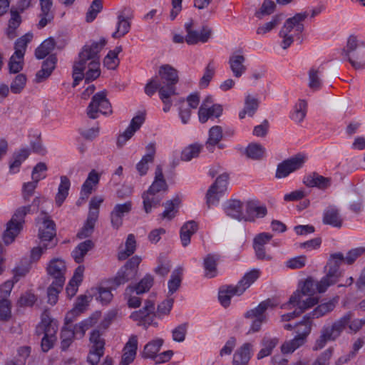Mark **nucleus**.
<instances>
[{"mask_svg": "<svg viewBox=\"0 0 365 365\" xmlns=\"http://www.w3.org/2000/svg\"><path fill=\"white\" fill-rule=\"evenodd\" d=\"M96 323L97 319L91 317L78 324H75L74 326L71 324V330L76 337L81 339L84 336L86 331Z\"/></svg>", "mask_w": 365, "mask_h": 365, "instance_id": "c85d7f7f", "label": "nucleus"}, {"mask_svg": "<svg viewBox=\"0 0 365 365\" xmlns=\"http://www.w3.org/2000/svg\"><path fill=\"white\" fill-rule=\"evenodd\" d=\"M252 348L250 343H245L240 346L234 354L233 365H247L251 357Z\"/></svg>", "mask_w": 365, "mask_h": 365, "instance_id": "f3484780", "label": "nucleus"}, {"mask_svg": "<svg viewBox=\"0 0 365 365\" xmlns=\"http://www.w3.org/2000/svg\"><path fill=\"white\" fill-rule=\"evenodd\" d=\"M180 203L179 197H175L173 200L167 201L164 205L165 207V211L162 213L163 218H167L168 220L173 219L176 213L175 210V207H178Z\"/></svg>", "mask_w": 365, "mask_h": 365, "instance_id": "603ef678", "label": "nucleus"}, {"mask_svg": "<svg viewBox=\"0 0 365 365\" xmlns=\"http://www.w3.org/2000/svg\"><path fill=\"white\" fill-rule=\"evenodd\" d=\"M153 277L148 274L138 284L128 286L125 294H132L135 292L136 294H141L148 292L153 285Z\"/></svg>", "mask_w": 365, "mask_h": 365, "instance_id": "4468645a", "label": "nucleus"}, {"mask_svg": "<svg viewBox=\"0 0 365 365\" xmlns=\"http://www.w3.org/2000/svg\"><path fill=\"white\" fill-rule=\"evenodd\" d=\"M52 327H58L57 322L51 319L47 310H45L41 314V320L40 324L36 327V334L38 336L46 335L48 329Z\"/></svg>", "mask_w": 365, "mask_h": 365, "instance_id": "393cba45", "label": "nucleus"}, {"mask_svg": "<svg viewBox=\"0 0 365 365\" xmlns=\"http://www.w3.org/2000/svg\"><path fill=\"white\" fill-rule=\"evenodd\" d=\"M56 46L54 39L51 37L43 41L36 49L35 56L38 59H43L53 50Z\"/></svg>", "mask_w": 365, "mask_h": 365, "instance_id": "f704fd0d", "label": "nucleus"}, {"mask_svg": "<svg viewBox=\"0 0 365 365\" xmlns=\"http://www.w3.org/2000/svg\"><path fill=\"white\" fill-rule=\"evenodd\" d=\"M24 57L17 56L16 54H13L9 58V70L10 73H18L24 67Z\"/></svg>", "mask_w": 365, "mask_h": 365, "instance_id": "4d7b16f0", "label": "nucleus"}, {"mask_svg": "<svg viewBox=\"0 0 365 365\" xmlns=\"http://www.w3.org/2000/svg\"><path fill=\"white\" fill-rule=\"evenodd\" d=\"M94 247V243L91 240H86L81 242L72 252V257L76 263H81L85 255Z\"/></svg>", "mask_w": 365, "mask_h": 365, "instance_id": "bb28decb", "label": "nucleus"}, {"mask_svg": "<svg viewBox=\"0 0 365 365\" xmlns=\"http://www.w3.org/2000/svg\"><path fill=\"white\" fill-rule=\"evenodd\" d=\"M258 99L252 97L251 95H247L245 100V107L239 113L240 118H245L246 115L252 117L258 109Z\"/></svg>", "mask_w": 365, "mask_h": 365, "instance_id": "cd10ccee", "label": "nucleus"}, {"mask_svg": "<svg viewBox=\"0 0 365 365\" xmlns=\"http://www.w3.org/2000/svg\"><path fill=\"white\" fill-rule=\"evenodd\" d=\"M198 226L196 222L191 220L185 223L180 229V240L183 247H186L190 242V237L197 230Z\"/></svg>", "mask_w": 365, "mask_h": 365, "instance_id": "a878e982", "label": "nucleus"}, {"mask_svg": "<svg viewBox=\"0 0 365 365\" xmlns=\"http://www.w3.org/2000/svg\"><path fill=\"white\" fill-rule=\"evenodd\" d=\"M219 259L217 255L209 254L204 259V267L205 269V275L207 277L212 278L216 275L217 273V262Z\"/></svg>", "mask_w": 365, "mask_h": 365, "instance_id": "79ce46f5", "label": "nucleus"}, {"mask_svg": "<svg viewBox=\"0 0 365 365\" xmlns=\"http://www.w3.org/2000/svg\"><path fill=\"white\" fill-rule=\"evenodd\" d=\"M97 219H96L95 213L91 214V217L88 216L83 227L78 232L77 237L79 239H83L91 236L94 230L95 223Z\"/></svg>", "mask_w": 365, "mask_h": 365, "instance_id": "c03bdc74", "label": "nucleus"}, {"mask_svg": "<svg viewBox=\"0 0 365 365\" xmlns=\"http://www.w3.org/2000/svg\"><path fill=\"white\" fill-rule=\"evenodd\" d=\"M138 349V338L135 335H132L123 348L120 365H129L135 358Z\"/></svg>", "mask_w": 365, "mask_h": 365, "instance_id": "ddd939ff", "label": "nucleus"}, {"mask_svg": "<svg viewBox=\"0 0 365 365\" xmlns=\"http://www.w3.org/2000/svg\"><path fill=\"white\" fill-rule=\"evenodd\" d=\"M338 303V297L333 298L329 301L322 303L318 305L311 313L310 314L312 319L314 318H319L322 317L331 311L336 307V304Z\"/></svg>", "mask_w": 365, "mask_h": 365, "instance_id": "5701e85b", "label": "nucleus"}, {"mask_svg": "<svg viewBox=\"0 0 365 365\" xmlns=\"http://www.w3.org/2000/svg\"><path fill=\"white\" fill-rule=\"evenodd\" d=\"M331 179L319 175L317 173L307 175L304 179V183L307 187H317L322 190H325L331 185Z\"/></svg>", "mask_w": 365, "mask_h": 365, "instance_id": "dca6fc26", "label": "nucleus"}, {"mask_svg": "<svg viewBox=\"0 0 365 365\" xmlns=\"http://www.w3.org/2000/svg\"><path fill=\"white\" fill-rule=\"evenodd\" d=\"M136 247V242L135 240V237L133 235L130 234L126 240L125 242V249L123 251H121L118 253V259L119 260H124L130 255H132Z\"/></svg>", "mask_w": 365, "mask_h": 365, "instance_id": "a18cd8bd", "label": "nucleus"}, {"mask_svg": "<svg viewBox=\"0 0 365 365\" xmlns=\"http://www.w3.org/2000/svg\"><path fill=\"white\" fill-rule=\"evenodd\" d=\"M222 129L220 126H212L209 130V138L205 143L206 148L213 152L214 147L217 145L222 138Z\"/></svg>", "mask_w": 365, "mask_h": 365, "instance_id": "473e14b6", "label": "nucleus"}, {"mask_svg": "<svg viewBox=\"0 0 365 365\" xmlns=\"http://www.w3.org/2000/svg\"><path fill=\"white\" fill-rule=\"evenodd\" d=\"M136 274L129 269L123 267L117 273L116 276L111 280L110 288L116 289L120 284L131 280L135 277Z\"/></svg>", "mask_w": 365, "mask_h": 365, "instance_id": "b1692460", "label": "nucleus"}, {"mask_svg": "<svg viewBox=\"0 0 365 365\" xmlns=\"http://www.w3.org/2000/svg\"><path fill=\"white\" fill-rule=\"evenodd\" d=\"M342 222L343 220L338 209L334 207H329L325 210L323 217L324 224L329 225L335 227H341Z\"/></svg>", "mask_w": 365, "mask_h": 365, "instance_id": "4be33fe9", "label": "nucleus"}, {"mask_svg": "<svg viewBox=\"0 0 365 365\" xmlns=\"http://www.w3.org/2000/svg\"><path fill=\"white\" fill-rule=\"evenodd\" d=\"M226 214L235 219L241 220L244 219L242 213V203L237 200H230L225 209Z\"/></svg>", "mask_w": 365, "mask_h": 365, "instance_id": "2f4dec72", "label": "nucleus"}, {"mask_svg": "<svg viewBox=\"0 0 365 365\" xmlns=\"http://www.w3.org/2000/svg\"><path fill=\"white\" fill-rule=\"evenodd\" d=\"M333 353L334 347H329L317 357L312 365H329V360L331 358Z\"/></svg>", "mask_w": 365, "mask_h": 365, "instance_id": "774afa93", "label": "nucleus"}, {"mask_svg": "<svg viewBox=\"0 0 365 365\" xmlns=\"http://www.w3.org/2000/svg\"><path fill=\"white\" fill-rule=\"evenodd\" d=\"M42 215H45L43 222V226L39 228L38 238L41 247L45 249H51L56 246L57 240L56 237V225L54 222L50 220L45 212H42Z\"/></svg>", "mask_w": 365, "mask_h": 365, "instance_id": "39448f33", "label": "nucleus"}, {"mask_svg": "<svg viewBox=\"0 0 365 365\" xmlns=\"http://www.w3.org/2000/svg\"><path fill=\"white\" fill-rule=\"evenodd\" d=\"M187 327V323H183L176 327L172 331L173 341L176 342H182L185 339Z\"/></svg>", "mask_w": 365, "mask_h": 365, "instance_id": "e2e57ef3", "label": "nucleus"}, {"mask_svg": "<svg viewBox=\"0 0 365 365\" xmlns=\"http://www.w3.org/2000/svg\"><path fill=\"white\" fill-rule=\"evenodd\" d=\"M75 337L71 330V325L64 324L61 331V349L66 351L72 344Z\"/></svg>", "mask_w": 365, "mask_h": 365, "instance_id": "37998d69", "label": "nucleus"}, {"mask_svg": "<svg viewBox=\"0 0 365 365\" xmlns=\"http://www.w3.org/2000/svg\"><path fill=\"white\" fill-rule=\"evenodd\" d=\"M313 325L312 319L310 314L304 316L302 320L295 324L297 336L303 337L306 341L307 337L310 334Z\"/></svg>", "mask_w": 365, "mask_h": 365, "instance_id": "72a5a7b5", "label": "nucleus"}, {"mask_svg": "<svg viewBox=\"0 0 365 365\" xmlns=\"http://www.w3.org/2000/svg\"><path fill=\"white\" fill-rule=\"evenodd\" d=\"M278 339L264 337L262 341L263 348L259 351L257 359H262L271 354L272 349L278 344Z\"/></svg>", "mask_w": 365, "mask_h": 365, "instance_id": "a19ab883", "label": "nucleus"}, {"mask_svg": "<svg viewBox=\"0 0 365 365\" xmlns=\"http://www.w3.org/2000/svg\"><path fill=\"white\" fill-rule=\"evenodd\" d=\"M32 38L33 34L31 33H27L19 38L14 44V54L19 57H24L27 45L31 41Z\"/></svg>", "mask_w": 365, "mask_h": 365, "instance_id": "ea45409f", "label": "nucleus"}, {"mask_svg": "<svg viewBox=\"0 0 365 365\" xmlns=\"http://www.w3.org/2000/svg\"><path fill=\"white\" fill-rule=\"evenodd\" d=\"M103 9V0H93L86 13V20L92 22Z\"/></svg>", "mask_w": 365, "mask_h": 365, "instance_id": "864d4df0", "label": "nucleus"}, {"mask_svg": "<svg viewBox=\"0 0 365 365\" xmlns=\"http://www.w3.org/2000/svg\"><path fill=\"white\" fill-rule=\"evenodd\" d=\"M106 43L105 38L99 41H93L91 44H86L78 54V60L73 66V87L78 85L79 82L85 78L86 82L89 83L99 77L100 56L99 53Z\"/></svg>", "mask_w": 365, "mask_h": 365, "instance_id": "f257e3e1", "label": "nucleus"}, {"mask_svg": "<svg viewBox=\"0 0 365 365\" xmlns=\"http://www.w3.org/2000/svg\"><path fill=\"white\" fill-rule=\"evenodd\" d=\"M351 317V313L347 312L331 324L324 325L319 331V336L315 340L312 350H321L326 346L327 342L335 341L349 324Z\"/></svg>", "mask_w": 365, "mask_h": 365, "instance_id": "f03ea898", "label": "nucleus"}, {"mask_svg": "<svg viewBox=\"0 0 365 365\" xmlns=\"http://www.w3.org/2000/svg\"><path fill=\"white\" fill-rule=\"evenodd\" d=\"M66 264L63 260L55 258L50 261L48 267V274L53 278V282L59 284L65 283Z\"/></svg>", "mask_w": 365, "mask_h": 365, "instance_id": "9d476101", "label": "nucleus"}, {"mask_svg": "<svg viewBox=\"0 0 365 365\" xmlns=\"http://www.w3.org/2000/svg\"><path fill=\"white\" fill-rule=\"evenodd\" d=\"M71 182L66 176L61 177V182L58 186V192L56 195L55 202L58 207H61L68 195Z\"/></svg>", "mask_w": 365, "mask_h": 365, "instance_id": "7c9ffc66", "label": "nucleus"}, {"mask_svg": "<svg viewBox=\"0 0 365 365\" xmlns=\"http://www.w3.org/2000/svg\"><path fill=\"white\" fill-rule=\"evenodd\" d=\"M145 120V113H143L133 117L130 121V125L127 128L123 134L119 135L117 140L118 145L119 147H122L127 140L130 139L134 133L140 129Z\"/></svg>", "mask_w": 365, "mask_h": 365, "instance_id": "9b49d317", "label": "nucleus"}, {"mask_svg": "<svg viewBox=\"0 0 365 365\" xmlns=\"http://www.w3.org/2000/svg\"><path fill=\"white\" fill-rule=\"evenodd\" d=\"M106 91H102L96 93L91 98V101L87 108V115L91 119L98 118V113L102 114L111 113V105L106 98Z\"/></svg>", "mask_w": 365, "mask_h": 365, "instance_id": "20e7f679", "label": "nucleus"}, {"mask_svg": "<svg viewBox=\"0 0 365 365\" xmlns=\"http://www.w3.org/2000/svg\"><path fill=\"white\" fill-rule=\"evenodd\" d=\"M159 76L163 88L165 92L175 93V84L178 82V71L170 65H163L159 68Z\"/></svg>", "mask_w": 365, "mask_h": 365, "instance_id": "6e6552de", "label": "nucleus"}, {"mask_svg": "<svg viewBox=\"0 0 365 365\" xmlns=\"http://www.w3.org/2000/svg\"><path fill=\"white\" fill-rule=\"evenodd\" d=\"M319 69L312 68L309 72V86L312 90H319L322 86Z\"/></svg>", "mask_w": 365, "mask_h": 365, "instance_id": "052dcab7", "label": "nucleus"}, {"mask_svg": "<svg viewBox=\"0 0 365 365\" xmlns=\"http://www.w3.org/2000/svg\"><path fill=\"white\" fill-rule=\"evenodd\" d=\"M245 58L241 54H233L230 57L229 64L233 75L236 78H240L246 71V66L244 65Z\"/></svg>", "mask_w": 365, "mask_h": 365, "instance_id": "a211bd4d", "label": "nucleus"}, {"mask_svg": "<svg viewBox=\"0 0 365 365\" xmlns=\"http://www.w3.org/2000/svg\"><path fill=\"white\" fill-rule=\"evenodd\" d=\"M276 9L274 2L272 0H264L262 4L259 11L255 13V15L259 19H262V16L269 15L272 14Z\"/></svg>", "mask_w": 365, "mask_h": 365, "instance_id": "0e129e2a", "label": "nucleus"}, {"mask_svg": "<svg viewBox=\"0 0 365 365\" xmlns=\"http://www.w3.org/2000/svg\"><path fill=\"white\" fill-rule=\"evenodd\" d=\"M342 262H345L344 256L342 253L338 252L330 255L325 267L327 269L326 275L317 284L319 293L324 292L329 286L338 281L340 277L339 268Z\"/></svg>", "mask_w": 365, "mask_h": 365, "instance_id": "7ed1b4c3", "label": "nucleus"}, {"mask_svg": "<svg viewBox=\"0 0 365 365\" xmlns=\"http://www.w3.org/2000/svg\"><path fill=\"white\" fill-rule=\"evenodd\" d=\"M270 306H272L271 300L267 299L262 302L257 307L250 309L245 314V318L254 319L249 333L257 332L260 330L262 324L267 319L264 312Z\"/></svg>", "mask_w": 365, "mask_h": 365, "instance_id": "0eeeda50", "label": "nucleus"}, {"mask_svg": "<svg viewBox=\"0 0 365 365\" xmlns=\"http://www.w3.org/2000/svg\"><path fill=\"white\" fill-rule=\"evenodd\" d=\"M163 344V340L162 339H158L148 342L144 347L142 356L144 359H153L160 351Z\"/></svg>", "mask_w": 365, "mask_h": 365, "instance_id": "c9c22d12", "label": "nucleus"}, {"mask_svg": "<svg viewBox=\"0 0 365 365\" xmlns=\"http://www.w3.org/2000/svg\"><path fill=\"white\" fill-rule=\"evenodd\" d=\"M23 230V227L18 223L9 220L6 223V228L4 230L2 240L6 245L11 244Z\"/></svg>", "mask_w": 365, "mask_h": 365, "instance_id": "412c9836", "label": "nucleus"}, {"mask_svg": "<svg viewBox=\"0 0 365 365\" xmlns=\"http://www.w3.org/2000/svg\"><path fill=\"white\" fill-rule=\"evenodd\" d=\"M348 61L355 69H364L365 68V48H361L348 56Z\"/></svg>", "mask_w": 365, "mask_h": 365, "instance_id": "4c0bfd02", "label": "nucleus"}, {"mask_svg": "<svg viewBox=\"0 0 365 365\" xmlns=\"http://www.w3.org/2000/svg\"><path fill=\"white\" fill-rule=\"evenodd\" d=\"M246 154L250 158L260 160L265 154V148L259 143H250L246 148Z\"/></svg>", "mask_w": 365, "mask_h": 365, "instance_id": "49530a36", "label": "nucleus"}, {"mask_svg": "<svg viewBox=\"0 0 365 365\" xmlns=\"http://www.w3.org/2000/svg\"><path fill=\"white\" fill-rule=\"evenodd\" d=\"M118 20L117 30L112 35L114 38H119L125 36L128 33L130 27V22L123 16H118Z\"/></svg>", "mask_w": 365, "mask_h": 365, "instance_id": "09e8293b", "label": "nucleus"}, {"mask_svg": "<svg viewBox=\"0 0 365 365\" xmlns=\"http://www.w3.org/2000/svg\"><path fill=\"white\" fill-rule=\"evenodd\" d=\"M306 156L298 153L287 160H283L277 165L276 178H283L287 177L291 173L300 169L304 164Z\"/></svg>", "mask_w": 365, "mask_h": 365, "instance_id": "423d86ee", "label": "nucleus"}, {"mask_svg": "<svg viewBox=\"0 0 365 365\" xmlns=\"http://www.w3.org/2000/svg\"><path fill=\"white\" fill-rule=\"evenodd\" d=\"M58 327H52L48 329L46 335H44L41 339V346L43 352H47L53 348L54 343L57 340L56 333Z\"/></svg>", "mask_w": 365, "mask_h": 365, "instance_id": "58836bf2", "label": "nucleus"}, {"mask_svg": "<svg viewBox=\"0 0 365 365\" xmlns=\"http://www.w3.org/2000/svg\"><path fill=\"white\" fill-rule=\"evenodd\" d=\"M305 341L303 337L297 335L293 339L284 342L281 347V350L284 354L292 353L303 345Z\"/></svg>", "mask_w": 365, "mask_h": 365, "instance_id": "de8ad7c7", "label": "nucleus"}, {"mask_svg": "<svg viewBox=\"0 0 365 365\" xmlns=\"http://www.w3.org/2000/svg\"><path fill=\"white\" fill-rule=\"evenodd\" d=\"M26 83V76L25 74H18L11 83V91L13 93H20L25 87Z\"/></svg>", "mask_w": 365, "mask_h": 365, "instance_id": "13d9d810", "label": "nucleus"}, {"mask_svg": "<svg viewBox=\"0 0 365 365\" xmlns=\"http://www.w3.org/2000/svg\"><path fill=\"white\" fill-rule=\"evenodd\" d=\"M31 212V207L22 206L16 210L11 218V221L18 223L24 227L25 216Z\"/></svg>", "mask_w": 365, "mask_h": 365, "instance_id": "6e6d98bb", "label": "nucleus"}, {"mask_svg": "<svg viewBox=\"0 0 365 365\" xmlns=\"http://www.w3.org/2000/svg\"><path fill=\"white\" fill-rule=\"evenodd\" d=\"M307 103L304 100H299L294 107L292 118L297 123L303 121L307 113Z\"/></svg>", "mask_w": 365, "mask_h": 365, "instance_id": "3c124183", "label": "nucleus"}, {"mask_svg": "<svg viewBox=\"0 0 365 365\" xmlns=\"http://www.w3.org/2000/svg\"><path fill=\"white\" fill-rule=\"evenodd\" d=\"M192 28V20L185 24V29L187 32L185 41L189 45H195L198 42L205 43L212 35V29L208 26H203L200 31H195Z\"/></svg>", "mask_w": 365, "mask_h": 365, "instance_id": "1a4fd4ad", "label": "nucleus"}, {"mask_svg": "<svg viewBox=\"0 0 365 365\" xmlns=\"http://www.w3.org/2000/svg\"><path fill=\"white\" fill-rule=\"evenodd\" d=\"M155 317V313L147 311L144 307L138 311L133 312L130 315V318L133 320L138 321V325L143 326L145 329H147L149 325L153 324Z\"/></svg>", "mask_w": 365, "mask_h": 365, "instance_id": "aec40b11", "label": "nucleus"}, {"mask_svg": "<svg viewBox=\"0 0 365 365\" xmlns=\"http://www.w3.org/2000/svg\"><path fill=\"white\" fill-rule=\"evenodd\" d=\"M29 149H21L18 153L13 155L14 161L9 165V170L11 173H15L19 172V169L22 163L29 155Z\"/></svg>", "mask_w": 365, "mask_h": 365, "instance_id": "e433bc0d", "label": "nucleus"}, {"mask_svg": "<svg viewBox=\"0 0 365 365\" xmlns=\"http://www.w3.org/2000/svg\"><path fill=\"white\" fill-rule=\"evenodd\" d=\"M64 284H58L53 282L48 288V302L51 305L56 304L58 300V294L62 290Z\"/></svg>", "mask_w": 365, "mask_h": 365, "instance_id": "5fc2aeb1", "label": "nucleus"}, {"mask_svg": "<svg viewBox=\"0 0 365 365\" xmlns=\"http://www.w3.org/2000/svg\"><path fill=\"white\" fill-rule=\"evenodd\" d=\"M38 183V179L36 178V181L33 180L23 184L22 197L25 201H29L30 197L34 194Z\"/></svg>", "mask_w": 365, "mask_h": 365, "instance_id": "338daca9", "label": "nucleus"}, {"mask_svg": "<svg viewBox=\"0 0 365 365\" xmlns=\"http://www.w3.org/2000/svg\"><path fill=\"white\" fill-rule=\"evenodd\" d=\"M282 14L275 15L272 20L269 22L264 24L263 26H261L257 28V34H264L267 32L272 30L276 26H277L282 19Z\"/></svg>", "mask_w": 365, "mask_h": 365, "instance_id": "680f3d73", "label": "nucleus"}, {"mask_svg": "<svg viewBox=\"0 0 365 365\" xmlns=\"http://www.w3.org/2000/svg\"><path fill=\"white\" fill-rule=\"evenodd\" d=\"M11 305L9 300L3 299L0 300V321H7L11 317Z\"/></svg>", "mask_w": 365, "mask_h": 365, "instance_id": "69168bd1", "label": "nucleus"}, {"mask_svg": "<svg viewBox=\"0 0 365 365\" xmlns=\"http://www.w3.org/2000/svg\"><path fill=\"white\" fill-rule=\"evenodd\" d=\"M174 299L173 298H167L158 305L157 311L155 314V317H161L165 315L169 314L173 305Z\"/></svg>", "mask_w": 365, "mask_h": 365, "instance_id": "bf43d9fd", "label": "nucleus"}, {"mask_svg": "<svg viewBox=\"0 0 365 365\" xmlns=\"http://www.w3.org/2000/svg\"><path fill=\"white\" fill-rule=\"evenodd\" d=\"M222 107L220 104H213L209 108L200 106L198 110L199 120L205 123L212 116L218 118L222 115Z\"/></svg>", "mask_w": 365, "mask_h": 365, "instance_id": "6ab92c4d", "label": "nucleus"}, {"mask_svg": "<svg viewBox=\"0 0 365 365\" xmlns=\"http://www.w3.org/2000/svg\"><path fill=\"white\" fill-rule=\"evenodd\" d=\"M168 189V185L163 173V168L160 165H158L155 168L154 181L148 190L150 192H155L160 194L161 192H165Z\"/></svg>", "mask_w": 365, "mask_h": 365, "instance_id": "2eb2a0df", "label": "nucleus"}, {"mask_svg": "<svg viewBox=\"0 0 365 365\" xmlns=\"http://www.w3.org/2000/svg\"><path fill=\"white\" fill-rule=\"evenodd\" d=\"M142 198L143 200V207L146 213L150 212L153 207L159 205L162 200L160 194L150 192L148 190L143 193Z\"/></svg>", "mask_w": 365, "mask_h": 365, "instance_id": "c756f323", "label": "nucleus"}, {"mask_svg": "<svg viewBox=\"0 0 365 365\" xmlns=\"http://www.w3.org/2000/svg\"><path fill=\"white\" fill-rule=\"evenodd\" d=\"M307 16L308 13L306 11L296 14L294 16L289 18L285 21L280 32H282V34L285 33L289 34V33L295 29V31L297 33H302L304 29V26L302 22L307 18Z\"/></svg>", "mask_w": 365, "mask_h": 365, "instance_id": "f8f14e48", "label": "nucleus"}, {"mask_svg": "<svg viewBox=\"0 0 365 365\" xmlns=\"http://www.w3.org/2000/svg\"><path fill=\"white\" fill-rule=\"evenodd\" d=\"M202 146L195 143L186 147L181 153V159L184 161H189L193 158L199 155Z\"/></svg>", "mask_w": 365, "mask_h": 365, "instance_id": "8fccbe9b", "label": "nucleus"}]
</instances>
